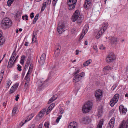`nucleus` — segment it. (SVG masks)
<instances>
[{"mask_svg": "<svg viewBox=\"0 0 128 128\" xmlns=\"http://www.w3.org/2000/svg\"><path fill=\"white\" fill-rule=\"evenodd\" d=\"M18 67L17 69L19 71H21L22 69H21V66H20V65L18 64L17 65Z\"/></svg>", "mask_w": 128, "mask_h": 128, "instance_id": "864d4df0", "label": "nucleus"}, {"mask_svg": "<svg viewBox=\"0 0 128 128\" xmlns=\"http://www.w3.org/2000/svg\"><path fill=\"white\" fill-rule=\"evenodd\" d=\"M94 94L96 101L97 102H99L101 100V97L102 96V91L98 89L95 91Z\"/></svg>", "mask_w": 128, "mask_h": 128, "instance_id": "423d86ee", "label": "nucleus"}, {"mask_svg": "<svg viewBox=\"0 0 128 128\" xmlns=\"http://www.w3.org/2000/svg\"><path fill=\"white\" fill-rule=\"evenodd\" d=\"M51 2V0H47V1L46 2L47 4H50Z\"/></svg>", "mask_w": 128, "mask_h": 128, "instance_id": "69168bd1", "label": "nucleus"}, {"mask_svg": "<svg viewBox=\"0 0 128 128\" xmlns=\"http://www.w3.org/2000/svg\"><path fill=\"white\" fill-rule=\"evenodd\" d=\"M103 120L101 119L98 125L97 128H102L103 123Z\"/></svg>", "mask_w": 128, "mask_h": 128, "instance_id": "c756f323", "label": "nucleus"}, {"mask_svg": "<svg viewBox=\"0 0 128 128\" xmlns=\"http://www.w3.org/2000/svg\"><path fill=\"white\" fill-rule=\"evenodd\" d=\"M62 115H60L57 118V119L56 120V122L58 123L60 121V119L62 117Z\"/></svg>", "mask_w": 128, "mask_h": 128, "instance_id": "37998d69", "label": "nucleus"}, {"mask_svg": "<svg viewBox=\"0 0 128 128\" xmlns=\"http://www.w3.org/2000/svg\"><path fill=\"white\" fill-rule=\"evenodd\" d=\"M46 54L44 53L42 55L39 61L40 66L42 65L44 63L46 59Z\"/></svg>", "mask_w": 128, "mask_h": 128, "instance_id": "ddd939ff", "label": "nucleus"}, {"mask_svg": "<svg viewBox=\"0 0 128 128\" xmlns=\"http://www.w3.org/2000/svg\"><path fill=\"white\" fill-rule=\"evenodd\" d=\"M98 117H100L101 116L102 113V106L99 107L98 110Z\"/></svg>", "mask_w": 128, "mask_h": 128, "instance_id": "4be33fe9", "label": "nucleus"}, {"mask_svg": "<svg viewBox=\"0 0 128 128\" xmlns=\"http://www.w3.org/2000/svg\"><path fill=\"white\" fill-rule=\"evenodd\" d=\"M104 68L105 70H108L111 69V68L109 66H106L104 67Z\"/></svg>", "mask_w": 128, "mask_h": 128, "instance_id": "c03bdc74", "label": "nucleus"}, {"mask_svg": "<svg viewBox=\"0 0 128 128\" xmlns=\"http://www.w3.org/2000/svg\"><path fill=\"white\" fill-rule=\"evenodd\" d=\"M57 98V97H56L55 98L54 96H53L52 98H51L48 101V103L49 104L53 102L54 100H56Z\"/></svg>", "mask_w": 128, "mask_h": 128, "instance_id": "2f4dec72", "label": "nucleus"}, {"mask_svg": "<svg viewBox=\"0 0 128 128\" xmlns=\"http://www.w3.org/2000/svg\"><path fill=\"white\" fill-rule=\"evenodd\" d=\"M34 13L33 12H32L30 15V17L31 19L32 18L34 17Z\"/></svg>", "mask_w": 128, "mask_h": 128, "instance_id": "6e6d98bb", "label": "nucleus"}, {"mask_svg": "<svg viewBox=\"0 0 128 128\" xmlns=\"http://www.w3.org/2000/svg\"><path fill=\"white\" fill-rule=\"evenodd\" d=\"M77 33V31L76 30L72 29V34H76Z\"/></svg>", "mask_w": 128, "mask_h": 128, "instance_id": "0e129e2a", "label": "nucleus"}, {"mask_svg": "<svg viewBox=\"0 0 128 128\" xmlns=\"http://www.w3.org/2000/svg\"><path fill=\"white\" fill-rule=\"evenodd\" d=\"M119 128H128V119L126 121L123 120L119 126Z\"/></svg>", "mask_w": 128, "mask_h": 128, "instance_id": "9b49d317", "label": "nucleus"}, {"mask_svg": "<svg viewBox=\"0 0 128 128\" xmlns=\"http://www.w3.org/2000/svg\"><path fill=\"white\" fill-rule=\"evenodd\" d=\"M72 122H70L69 125L68 126V128H72V125H71Z\"/></svg>", "mask_w": 128, "mask_h": 128, "instance_id": "e2e57ef3", "label": "nucleus"}, {"mask_svg": "<svg viewBox=\"0 0 128 128\" xmlns=\"http://www.w3.org/2000/svg\"><path fill=\"white\" fill-rule=\"evenodd\" d=\"M72 0H67L66 4L70 10H72Z\"/></svg>", "mask_w": 128, "mask_h": 128, "instance_id": "a211bd4d", "label": "nucleus"}, {"mask_svg": "<svg viewBox=\"0 0 128 128\" xmlns=\"http://www.w3.org/2000/svg\"><path fill=\"white\" fill-rule=\"evenodd\" d=\"M80 15L79 10H76L72 15V22H74L76 21Z\"/></svg>", "mask_w": 128, "mask_h": 128, "instance_id": "6e6552de", "label": "nucleus"}, {"mask_svg": "<svg viewBox=\"0 0 128 128\" xmlns=\"http://www.w3.org/2000/svg\"><path fill=\"white\" fill-rule=\"evenodd\" d=\"M2 32L0 30V45H1L4 42V40L3 36H2Z\"/></svg>", "mask_w": 128, "mask_h": 128, "instance_id": "aec40b11", "label": "nucleus"}, {"mask_svg": "<svg viewBox=\"0 0 128 128\" xmlns=\"http://www.w3.org/2000/svg\"><path fill=\"white\" fill-rule=\"evenodd\" d=\"M91 119L88 116L83 117L82 118V122L83 124H88L90 122Z\"/></svg>", "mask_w": 128, "mask_h": 128, "instance_id": "9d476101", "label": "nucleus"}, {"mask_svg": "<svg viewBox=\"0 0 128 128\" xmlns=\"http://www.w3.org/2000/svg\"><path fill=\"white\" fill-rule=\"evenodd\" d=\"M25 58V56H22L21 60L20 61V63L23 64L24 63V61Z\"/></svg>", "mask_w": 128, "mask_h": 128, "instance_id": "f704fd0d", "label": "nucleus"}, {"mask_svg": "<svg viewBox=\"0 0 128 128\" xmlns=\"http://www.w3.org/2000/svg\"><path fill=\"white\" fill-rule=\"evenodd\" d=\"M114 118H112L110 120L108 124L111 125L112 127H114Z\"/></svg>", "mask_w": 128, "mask_h": 128, "instance_id": "c85d7f7f", "label": "nucleus"}, {"mask_svg": "<svg viewBox=\"0 0 128 128\" xmlns=\"http://www.w3.org/2000/svg\"><path fill=\"white\" fill-rule=\"evenodd\" d=\"M84 19V15L80 14L76 20L77 23L78 24L80 25L82 22V21Z\"/></svg>", "mask_w": 128, "mask_h": 128, "instance_id": "4468645a", "label": "nucleus"}, {"mask_svg": "<svg viewBox=\"0 0 128 128\" xmlns=\"http://www.w3.org/2000/svg\"><path fill=\"white\" fill-rule=\"evenodd\" d=\"M46 110V109L45 108L42 110L38 114L40 118H42L44 115Z\"/></svg>", "mask_w": 128, "mask_h": 128, "instance_id": "412c9836", "label": "nucleus"}, {"mask_svg": "<svg viewBox=\"0 0 128 128\" xmlns=\"http://www.w3.org/2000/svg\"><path fill=\"white\" fill-rule=\"evenodd\" d=\"M30 75L26 74L24 78V79L26 80V81L25 83V84L29 85L30 80Z\"/></svg>", "mask_w": 128, "mask_h": 128, "instance_id": "5701e85b", "label": "nucleus"}, {"mask_svg": "<svg viewBox=\"0 0 128 128\" xmlns=\"http://www.w3.org/2000/svg\"><path fill=\"white\" fill-rule=\"evenodd\" d=\"M13 2V0H12V1L11 0H8L7 2V4L8 6H10L12 4V3Z\"/></svg>", "mask_w": 128, "mask_h": 128, "instance_id": "de8ad7c7", "label": "nucleus"}, {"mask_svg": "<svg viewBox=\"0 0 128 128\" xmlns=\"http://www.w3.org/2000/svg\"><path fill=\"white\" fill-rule=\"evenodd\" d=\"M39 15L38 14H36V16H35V18H34L33 21V24H35L36 22V20H38V17Z\"/></svg>", "mask_w": 128, "mask_h": 128, "instance_id": "4c0bfd02", "label": "nucleus"}, {"mask_svg": "<svg viewBox=\"0 0 128 128\" xmlns=\"http://www.w3.org/2000/svg\"><path fill=\"white\" fill-rule=\"evenodd\" d=\"M18 85L17 84H15L11 87L9 92V94H11L14 92L17 89L18 87Z\"/></svg>", "mask_w": 128, "mask_h": 128, "instance_id": "f3484780", "label": "nucleus"}, {"mask_svg": "<svg viewBox=\"0 0 128 128\" xmlns=\"http://www.w3.org/2000/svg\"><path fill=\"white\" fill-rule=\"evenodd\" d=\"M52 108H50V107L49 106L48 107L47 111L46 112V114H48L50 112L51 110H52Z\"/></svg>", "mask_w": 128, "mask_h": 128, "instance_id": "ea45409f", "label": "nucleus"}, {"mask_svg": "<svg viewBox=\"0 0 128 128\" xmlns=\"http://www.w3.org/2000/svg\"><path fill=\"white\" fill-rule=\"evenodd\" d=\"M91 0H85L83 6L86 10H88L91 5Z\"/></svg>", "mask_w": 128, "mask_h": 128, "instance_id": "1a4fd4ad", "label": "nucleus"}, {"mask_svg": "<svg viewBox=\"0 0 128 128\" xmlns=\"http://www.w3.org/2000/svg\"><path fill=\"white\" fill-rule=\"evenodd\" d=\"M17 108L16 107H15L14 108L12 112V116H14L15 115L17 111Z\"/></svg>", "mask_w": 128, "mask_h": 128, "instance_id": "e433bc0d", "label": "nucleus"}, {"mask_svg": "<svg viewBox=\"0 0 128 128\" xmlns=\"http://www.w3.org/2000/svg\"><path fill=\"white\" fill-rule=\"evenodd\" d=\"M116 56L114 53L111 52L109 54L106 58V62L110 63L116 59Z\"/></svg>", "mask_w": 128, "mask_h": 128, "instance_id": "7ed1b4c3", "label": "nucleus"}, {"mask_svg": "<svg viewBox=\"0 0 128 128\" xmlns=\"http://www.w3.org/2000/svg\"><path fill=\"white\" fill-rule=\"evenodd\" d=\"M34 116V114H32L28 116L27 117V119L25 120V122L24 123H25L26 122L31 120Z\"/></svg>", "mask_w": 128, "mask_h": 128, "instance_id": "393cba45", "label": "nucleus"}, {"mask_svg": "<svg viewBox=\"0 0 128 128\" xmlns=\"http://www.w3.org/2000/svg\"><path fill=\"white\" fill-rule=\"evenodd\" d=\"M104 32L101 30H100L96 36V39H99Z\"/></svg>", "mask_w": 128, "mask_h": 128, "instance_id": "cd10ccee", "label": "nucleus"}, {"mask_svg": "<svg viewBox=\"0 0 128 128\" xmlns=\"http://www.w3.org/2000/svg\"><path fill=\"white\" fill-rule=\"evenodd\" d=\"M16 51L15 50H14L12 53V56H14V57H15V56H16Z\"/></svg>", "mask_w": 128, "mask_h": 128, "instance_id": "bf43d9fd", "label": "nucleus"}, {"mask_svg": "<svg viewBox=\"0 0 128 128\" xmlns=\"http://www.w3.org/2000/svg\"><path fill=\"white\" fill-rule=\"evenodd\" d=\"M78 124L77 122H72V128H78Z\"/></svg>", "mask_w": 128, "mask_h": 128, "instance_id": "473e14b6", "label": "nucleus"}, {"mask_svg": "<svg viewBox=\"0 0 128 128\" xmlns=\"http://www.w3.org/2000/svg\"><path fill=\"white\" fill-rule=\"evenodd\" d=\"M66 26L64 23L62 22L60 23L58 25L57 28V31L60 34H62L65 31Z\"/></svg>", "mask_w": 128, "mask_h": 128, "instance_id": "0eeeda50", "label": "nucleus"}, {"mask_svg": "<svg viewBox=\"0 0 128 128\" xmlns=\"http://www.w3.org/2000/svg\"><path fill=\"white\" fill-rule=\"evenodd\" d=\"M19 96V95L18 94H17V95L16 96V98L15 99V100L16 101H17L18 100V99L19 98L18 97Z\"/></svg>", "mask_w": 128, "mask_h": 128, "instance_id": "774afa93", "label": "nucleus"}, {"mask_svg": "<svg viewBox=\"0 0 128 128\" xmlns=\"http://www.w3.org/2000/svg\"><path fill=\"white\" fill-rule=\"evenodd\" d=\"M21 16V14L20 12H17L15 16H16V18H18L19 17Z\"/></svg>", "mask_w": 128, "mask_h": 128, "instance_id": "a18cd8bd", "label": "nucleus"}, {"mask_svg": "<svg viewBox=\"0 0 128 128\" xmlns=\"http://www.w3.org/2000/svg\"><path fill=\"white\" fill-rule=\"evenodd\" d=\"M12 61L13 60H11V59H10L7 66L8 68H11L13 66L14 63L13 62L12 63Z\"/></svg>", "mask_w": 128, "mask_h": 128, "instance_id": "b1692460", "label": "nucleus"}, {"mask_svg": "<svg viewBox=\"0 0 128 128\" xmlns=\"http://www.w3.org/2000/svg\"><path fill=\"white\" fill-rule=\"evenodd\" d=\"M22 18L23 20L25 19L26 20H28V16L26 14L24 16H22Z\"/></svg>", "mask_w": 128, "mask_h": 128, "instance_id": "79ce46f5", "label": "nucleus"}, {"mask_svg": "<svg viewBox=\"0 0 128 128\" xmlns=\"http://www.w3.org/2000/svg\"><path fill=\"white\" fill-rule=\"evenodd\" d=\"M84 36V35H83V34L82 33H81L80 37L79 40H81L83 38Z\"/></svg>", "mask_w": 128, "mask_h": 128, "instance_id": "4d7b16f0", "label": "nucleus"}, {"mask_svg": "<svg viewBox=\"0 0 128 128\" xmlns=\"http://www.w3.org/2000/svg\"><path fill=\"white\" fill-rule=\"evenodd\" d=\"M12 83V82L10 80H8L7 81V84L10 85Z\"/></svg>", "mask_w": 128, "mask_h": 128, "instance_id": "5fc2aeb1", "label": "nucleus"}, {"mask_svg": "<svg viewBox=\"0 0 128 128\" xmlns=\"http://www.w3.org/2000/svg\"><path fill=\"white\" fill-rule=\"evenodd\" d=\"M54 106L55 104L54 103H52L49 106L51 108H52V109L54 107Z\"/></svg>", "mask_w": 128, "mask_h": 128, "instance_id": "13d9d810", "label": "nucleus"}, {"mask_svg": "<svg viewBox=\"0 0 128 128\" xmlns=\"http://www.w3.org/2000/svg\"><path fill=\"white\" fill-rule=\"evenodd\" d=\"M92 62V60L90 59L88 60L84 63L83 65V66L85 67L88 66V65L89 64Z\"/></svg>", "mask_w": 128, "mask_h": 128, "instance_id": "bb28decb", "label": "nucleus"}, {"mask_svg": "<svg viewBox=\"0 0 128 128\" xmlns=\"http://www.w3.org/2000/svg\"><path fill=\"white\" fill-rule=\"evenodd\" d=\"M92 106V104L90 101L87 102L83 106L82 110L83 112L87 113L88 112L91 110Z\"/></svg>", "mask_w": 128, "mask_h": 128, "instance_id": "f03ea898", "label": "nucleus"}, {"mask_svg": "<svg viewBox=\"0 0 128 128\" xmlns=\"http://www.w3.org/2000/svg\"><path fill=\"white\" fill-rule=\"evenodd\" d=\"M114 127H112V126L111 125H110L108 124L106 127V128H113Z\"/></svg>", "mask_w": 128, "mask_h": 128, "instance_id": "052dcab7", "label": "nucleus"}, {"mask_svg": "<svg viewBox=\"0 0 128 128\" xmlns=\"http://www.w3.org/2000/svg\"><path fill=\"white\" fill-rule=\"evenodd\" d=\"M77 1V0H72V9L75 8Z\"/></svg>", "mask_w": 128, "mask_h": 128, "instance_id": "58836bf2", "label": "nucleus"}, {"mask_svg": "<svg viewBox=\"0 0 128 128\" xmlns=\"http://www.w3.org/2000/svg\"><path fill=\"white\" fill-rule=\"evenodd\" d=\"M37 34V31H34L33 34V36H36Z\"/></svg>", "mask_w": 128, "mask_h": 128, "instance_id": "603ef678", "label": "nucleus"}, {"mask_svg": "<svg viewBox=\"0 0 128 128\" xmlns=\"http://www.w3.org/2000/svg\"><path fill=\"white\" fill-rule=\"evenodd\" d=\"M29 87V85L28 84H25L24 86V89H27V88Z\"/></svg>", "mask_w": 128, "mask_h": 128, "instance_id": "680f3d73", "label": "nucleus"}, {"mask_svg": "<svg viewBox=\"0 0 128 128\" xmlns=\"http://www.w3.org/2000/svg\"><path fill=\"white\" fill-rule=\"evenodd\" d=\"M85 75L84 72H82L79 74L75 75L73 78V80L74 82L76 83L81 80L82 78H83Z\"/></svg>", "mask_w": 128, "mask_h": 128, "instance_id": "20e7f679", "label": "nucleus"}, {"mask_svg": "<svg viewBox=\"0 0 128 128\" xmlns=\"http://www.w3.org/2000/svg\"><path fill=\"white\" fill-rule=\"evenodd\" d=\"M109 38V40L112 44H116L117 42V38L114 36H111Z\"/></svg>", "mask_w": 128, "mask_h": 128, "instance_id": "dca6fc26", "label": "nucleus"}, {"mask_svg": "<svg viewBox=\"0 0 128 128\" xmlns=\"http://www.w3.org/2000/svg\"><path fill=\"white\" fill-rule=\"evenodd\" d=\"M12 24L11 20L8 18H4L1 23L2 26L4 28H7L10 27Z\"/></svg>", "mask_w": 128, "mask_h": 128, "instance_id": "f257e3e1", "label": "nucleus"}, {"mask_svg": "<svg viewBox=\"0 0 128 128\" xmlns=\"http://www.w3.org/2000/svg\"><path fill=\"white\" fill-rule=\"evenodd\" d=\"M33 68V65L32 64H31L30 65L29 69L28 70V71L27 72L26 74L30 75V74L32 72V69Z\"/></svg>", "mask_w": 128, "mask_h": 128, "instance_id": "a878e982", "label": "nucleus"}, {"mask_svg": "<svg viewBox=\"0 0 128 128\" xmlns=\"http://www.w3.org/2000/svg\"><path fill=\"white\" fill-rule=\"evenodd\" d=\"M48 84L47 81L46 80L43 82L41 81H39L38 82V85L40 89L43 88L44 86L47 85Z\"/></svg>", "mask_w": 128, "mask_h": 128, "instance_id": "f8f14e48", "label": "nucleus"}, {"mask_svg": "<svg viewBox=\"0 0 128 128\" xmlns=\"http://www.w3.org/2000/svg\"><path fill=\"white\" fill-rule=\"evenodd\" d=\"M58 0H53L52 4L54 6L56 5Z\"/></svg>", "mask_w": 128, "mask_h": 128, "instance_id": "09e8293b", "label": "nucleus"}, {"mask_svg": "<svg viewBox=\"0 0 128 128\" xmlns=\"http://www.w3.org/2000/svg\"><path fill=\"white\" fill-rule=\"evenodd\" d=\"M30 58H29L28 57V60H27V62L26 63L25 66V68L26 69L27 68L28 66L30 65Z\"/></svg>", "mask_w": 128, "mask_h": 128, "instance_id": "72a5a7b5", "label": "nucleus"}, {"mask_svg": "<svg viewBox=\"0 0 128 128\" xmlns=\"http://www.w3.org/2000/svg\"><path fill=\"white\" fill-rule=\"evenodd\" d=\"M119 110L120 113L122 114H125L127 111V109L124 108V106L121 105L119 106Z\"/></svg>", "mask_w": 128, "mask_h": 128, "instance_id": "2eb2a0df", "label": "nucleus"}, {"mask_svg": "<svg viewBox=\"0 0 128 128\" xmlns=\"http://www.w3.org/2000/svg\"><path fill=\"white\" fill-rule=\"evenodd\" d=\"M49 123L48 122H45L44 124V126L45 127H48L49 126Z\"/></svg>", "mask_w": 128, "mask_h": 128, "instance_id": "8fccbe9b", "label": "nucleus"}, {"mask_svg": "<svg viewBox=\"0 0 128 128\" xmlns=\"http://www.w3.org/2000/svg\"><path fill=\"white\" fill-rule=\"evenodd\" d=\"M36 40V36H33L32 38V42L34 43L35 42Z\"/></svg>", "mask_w": 128, "mask_h": 128, "instance_id": "49530a36", "label": "nucleus"}, {"mask_svg": "<svg viewBox=\"0 0 128 128\" xmlns=\"http://www.w3.org/2000/svg\"><path fill=\"white\" fill-rule=\"evenodd\" d=\"M93 48L94 49L96 50L97 49V46L96 45L94 46L93 47Z\"/></svg>", "mask_w": 128, "mask_h": 128, "instance_id": "338daca9", "label": "nucleus"}, {"mask_svg": "<svg viewBox=\"0 0 128 128\" xmlns=\"http://www.w3.org/2000/svg\"><path fill=\"white\" fill-rule=\"evenodd\" d=\"M56 49L57 50H60L61 49V46L60 45L58 44L56 46Z\"/></svg>", "mask_w": 128, "mask_h": 128, "instance_id": "a19ab883", "label": "nucleus"}, {"mask_svg": "<svg viewBox=\"0 0 128 128\" xmlns=\"http://www.w3.org/2000/svg\"><path fill=\"white\" fill-rule=\"evenodd\" d=\"M80 72V69L79 68H77L75 69V72L73 73V74L74 76Z\"/></svg>", "mask_w": 128, "mask_h": 128, "instance_id": "c9c22d12", "label": "nucleus"}, {"mask_svg": "<svg viewBox=\"0 0 128 128\" xmlns=\"http://www.w3.org/2000/svg\"><path fill=\"white\" fill-rule=\"evenodd\" d=\"M88 26L84 27L83 30H82V33L84 36L88 31Z\"/></svg>", "mask_w": 128, "mask_h": 128, "instance_id": "7c9ffc66", "label": "nucleus"}, {"mask_svg": "<svg viewBox=\"0 0 128 128\" xmlns=\"http://www.w3.org/2000/svg\"><path fill=\"white\" fill-rule=\"evenodd\" d=\"M105 48V47L104 46L103 44H101L100 47V50H104Z\"/></svg>", "mask_w": 128, "mask_h": 128, "instance_id": "3c124183", "label": "nucleus"}, {"mask_svg": "<svg viewBox=\"0 0 128 128\" xmlns=\"http://www.w3.org/2000/svg\"><path fill=\"white\" fill-rule=\"evenodd\" d=\"M103 25L100 30L104 32L108 27V23H103Z\"/></svg>", "mask_w": 128, "mask_h": 128, "instance_id": "6ab92c4d", "label": "nucleus"}, {"mask_svg": "<svg viewBox=\"0 0 128 128\" xmlns=\"http://www.w3.org/2000/svg\"><path fill=\"white\" fill-rule=\"evenodd\" d=\"M119 95L118 94H115L113 97L111 99L110 102V104L111 106H113L118 101Z\"/></svg>", "mask_w": 128, "mask_h": 128, "instance_id": "39448f33", "label": "nucleus"}]
</instances>
